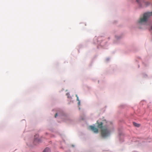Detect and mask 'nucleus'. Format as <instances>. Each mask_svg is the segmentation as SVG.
<instances>
[{"label": "nucleus", "instance_id": "0eeeda50", "mask_svg": "<svg viewBox=\"0 0 152 152\" xmlns=\"http://www.w3.org/2000/svg\"><path fill=\"white\" fill-rule=\"evenodd\" d=\"M80 101H78V104L79 105H80Z\"/></svg>", "mask_w": 152, "mask_h": 152}, {"label": "nucleus", "instance_id": "20e7f679", "mask_svg": "<svg viewBox=\"0 0 152 152\" xmlns=\"http://www.w3.org/2000/svg\"><path fill=\"white\" fill-rule=\"evenodd\" d=\"M43 152H50V150L48 148H46L44 149Z\"/></svg>", "mask_w": 152, "mask_h": 152}, {"label": "nucleus", "instance_id": "9d476101", "mask_svg": "<svg viewBox=\"0 0 152 152\" xmlns=\"http://www.w3.org/2000/svg\"><path fill=\"white\" fill-rule=\"evenodd\" d=\"M137 2L138 1V0H137Z\"/></svg>", "mask_w": 152, "mask_h": 152}, {"label": "nucleus", "instance_id": "6e6552de", "mask_svg": "<svg viewBox=\"0 0 152 152\" xmlns=\"http://www.w3.org/2000/svg\"><path fill=\"white\" fill-rule=\"evenodd\" d=\"M57 116V114L56 113L55 115V117L56 118Z\"/></svg>", "mask_w": 152, "mask_h": 152}, {"label": "nucleus", "instance_id": "7ed1b4c3", "mask_svg": "<svg viewBox=\"0 0 152 152\" xmlns=\"http://www.w3.org/2000/svg\"><path fill=\"white\" fill-rule=\"evenodd\" d=\"M90 129L92 130L94 133H97L98 132V129L95 127L94 126H89Z\"/></svg>", "mask_w": 152, "mask_h": 152}, {"label": "nucleus", "instance_id": "f03ea898", "mask_svg": "<svg viewBox=\"0 0 152 152\" xmlns=\"http://www.w3.org/2000/svg\"><path fill=\"white\" fill-rule=\"evenodd\" d=\"M152 15V12H146L145 13L143 18H141L139 21V23H142L146 22L148 18L151 16Z\"/></svg>", "mask_w": 152, "mask_h": 152}, {"label": "nucleus", "instance_id": "423d86ee", "mask_svg": "<svg viewBox=\"0 0 152 152\" xmlns=\"http://www.w3.org/2000/svg\"><path fill=\"white\" fill-rule=\"evenodd\" d=\"M76 97H77V101H79L78 99V97L77 95H76Z\"/></svg>", "mask_w": 152, "mask_h": 152}, {"label": "nucleus", "instance_id": "1a4fd4ad", "mask_svg": "<svg viewBox=\"0 0 152 152\" xmlns=\"http://www.w3.org/2000/svg\"><path fill=\"white\" fill-rule=\"evenodd\" d=\"M35 141H37V140L36 139L35 140Z\"/></svg>", "mask_w": 152, "mask_h": 152}, {"label": "nucleus", "instance_id": "39448f33", "mask_svg": "<svg viewBox=\"0 0 152 152\" xmlns=\"http://www.w3.org/2000/svg\"><path fill=\"white\" fill-rule=\"evenodd\" d=\"M133 125L135 126L139 127L140 126V125L139 124H138L136 123L133 122Z\"/></svg>", "mask_w": 152, "mask_h": 152}, {"label": "nucleus", "instance_id": "f257e3e1", "mask_svg": "<svg viewBox=\"0 0 152 152\" xmlns=\"http://www.w3.org/2000/svg\"><path fill=\"white\" fill-rule=\"evenodd\" d=\"M96 123L98 124V127L101 129V134L102 137H106L110 135L111 130L107 127L103 126V124L102 122L99 123L97 121Z\"/></svg>", "mask_w": 152, "mask_h": 152}]
</instances>
